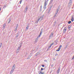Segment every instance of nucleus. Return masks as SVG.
I'll return each instance as SVG.
<instances>
[{"label":"nucleus","instance_id":"obj_16","mask_svg":"<svg viewBox=\"0 0 74 74\" xmlns=\"http://www.w3.org/2000/svg\"><path fill=\"white\" fill-rule=\"evenodd\" d=\"M37 38H36L35 40V41L34 42L35 43H37Z\"/></svg>","mask_w":74,"mask_h":74},{"label":"nucleus","instance_id":"obj_37","mask_svg":"<svg viewBox=\"0 0 74 74\" xmlns=\"http://www.w3.org/2000/svg\"><path fill=\"white\" fill-rule=\"evenodd\" d=\"M44 62H47V60H44Z\"/></svg>","mask_w":74,"mask_h":74},{"label":"nucleus","instance_id":"obj_36","mask_svg":"<svg viewBox=\"0 0 74 74\" xmlns=\"http://www.w3.org/2000/svg\"><path fill=\"white\" fill-rule=\"evenodd\" d=\"M51 47V46H50L49 47V48H48L47 49H49Z\"/></svg>","mask_w":74,"mask_h":74},{"label":"nucleus","instance_id":"obj_15","mask_svg":"<svg viewBox=\"0 0 74 74\" xmlns=\"http://www.w3.org/2000/svg\"><path fill=\"white\" fill-rule=\"evenodd\" d=\"M60 48H58V49L56 50V51H58H58H60Z\"/></svg>","mask_w":74,"mask_h":74},{"label":"nucleus","instance_id":"obj_40","mask_svg":"<svg viewBox=\"0 0 74 74\" xmlns=\"http://www.w3.org/2000/svg\"><path fill=\"white\" fill-rule=\"evenodd\" d=\"M51 66H52V67L53 66V64H52L51 65Z\"/></svg>","mask_w":74,"mask_h":74},{"label":"nucleus","instance_id":"obj_26","mask_svg":"<svg viewBox=\"0 0 74 74\" xmlns=\"http://www.w3.org/2000/svg\"><path fill=\"white\" fill-rule=\"evenodd\" d=\"M19 36V34L17 33L16 36V37H18Z\"/></svg>","mask_w":74,"mask_h":74},{"label":"nucleus","instance_id":"obj_49","mask_svg":"<svg viewBox=\"0 0 74 74\" xmlns=\"http://www.w3.org/2000/svg\"><path fill=\"white\" fill-rule=\"evenodd\" d=\"M26 0V1H27V0Z\"/></svg>","mask_w":74,"mask_h":74},{"label":"nucleus","instance_id":"obj_17","mask_svg":"<svg viewBox=\"0 0 74 74\" xmlns=\"http://www.w3.org/2000/svg\"><path fill=\"white\" fill-rule=\"evenodd\" d=\"M27 7H26L25 10V12H26L27 11Z\"/></svg>","mask_w":74,"mask_h":74},{"label":"nucleus","instance_id":"obj_6","mask_svg":"<svg viewBox=\"0 0 74 74\" xmlns=\"http://www.w3.org/2000/svg\"><path fill=\"white\" fill-rule=\"evenodd\" d=\"M18 24L16 25V27L14 29V31L16 33V30H17V29H18Z\"/></svg>","mask_w":74,"mask_h":74},{"label":"nucleus","instance_id":"obj_39","mask_svg":"<svg viewBox=\"0 0 74 74\" xmlns=\"http://www.w3.org/2000/svg\"><path fill=\"white\" fill-rule=\"evenodd\" d=\"M30 59V58H29V57H28V58H27V59Z\"/></svg>","mask_w":74,"mask_h":74},{"label":"nucleus","instance_id":"obj_13","mask_svg":"<svg viewBox=\"0 0 74 74\" xmlns=\"http://www.w3.org/2000/svg\"><path fill=\"white\" fill-rule=\"evenodd\" d=\"M51 7H50L49 8V9H49L48 12V14H49V12H50V10H51Z\"/></svg>","mask_w":74,"mask_h":74},{"label":"nucleus","instance_id":"obj_45","mask_svg":"<svg viewBox=\"0 0 74 74\" xmlns=\"http://www.w3.org/2000/svg\"><path fill=\"white\" fill-rule=\"evenodd\" d=\"M70 1H72V0H70Z\"/></svg>","mask_w":74,"mask_h":74},{"label":"nucleus","instance_id":"obj_8","mask_svg":"<svg viewBox=\"0 0 74 74\" xmlns=\"http://www.w3.org/2000/svg\"><path fill=\"white\" fill-rule=\"evenodd\" d=\"M66 30H67V28L66 27H65L63 30V32L64 33L65 32H66Z\"/></svg>","mask_w":74,"mask_h":74},{"label":"nucleus","instance_id":"obj_19","mask_svg":"<svg viewBox=\"0 0 74 74\" xmlns=\"http://www.w3.org/2000/svg\"><path fill=\"white\" fill-rule=\"evenodd\" d=\"M71 5V3H69L68 4V7H70Z\"/></svg>","mask_w":74,"mask_h":74},{"label":"nucleus","instance_id":"obj_18","mask_svg":"<svg viewBox=\"0 0 74 74\" xmlns=\"http://www.w3.org/2000/svg\"><path fill=\"white\" fill-rule=\"evenodd\" d=\"M71 27L70 25L68 27V29L69 30H70V28H71Z\"/></svg>","mask_w":74,"mask_h":74},{"label":"nucleus","instance_id":"obj_7","mask_svg":"<svg viewBox=\"0 0 74 74\" xmlns=\"http://www.w3.org/2000/svg\"><path fill=\"white\" fill-rule=\"evenodd\" d=\"M60 67H59L58 68V70L57 72V74H59V72H60Z\"/></svg>","mask_w":74,"mask_h":74},{"label":"nucleus","instance_id":"obj_34","mask_svg":"<svg viewBox=\"0 0 74 74\" xmlns=\"http://www.w3.org/2000/svg\"><path fill=\"white\" fill-rule=\"evenodd\" d=\"M31 54H32V53H31L30 54V55H29V58H30V57H31V56H32V55L30 56V55H31Z\"/></svg>","mask_w":74,"mask_h":74},{"label":"nucleus","instance_id":"obj_24","mask_svg":"<svg viewBox=\"0 0 74 74\" xmlns=\"http://www.w3.org/2000/svg\"><path fill=\"white\" fill-rule=\"evenodd\" d=\"M52 1H53V0H51L50 3V4H52Z\"/></svg>","mask_w":74,"mask_h":74},{"label":"nucleus","instance_id":"obj_21","mask_svg":"<svg viewBox=\"0 0 74 74\" xmlns=\"http://www.w3.org/2000/svg\"><path fill=\"white\" fill-rule=\"evenodd\" d=\"M58 13H56L55 14L54 16V18H55V17L56 16L57 14Z\"/></svg>","mask_w":74,"mask_h":74},{"label":"nucleus","instance_id":"obj_30","mask_svg":"<svg viewBox=\"0 0 74 74\" xmlns=\"http://www.w3.org/2000/svg\"><path fill=\"white\" fill-rule=\"evenodd\" d=\"M1 45H2V43H1L0 44V48L1 47Z\"/></svg>","mask_w":74,"mask_h":74},{"label":"nucleus","instance_id":"obj_35","mask_svg":"<svg viewBox=\"0 0 74 74\" xmlns=\"http://www.w3.org/2000/svg\"><path fill=\"white\" fill-rule=\"evenodd\" d=\"M61 47H62V45H60L59 48H60Z\"/></svg>","mask_w":74,"mask_h":74},{"label":"nucleus","instance_id":"obj_47","mask_svg":"<svg viewBox=\"0 0 74 74\" xmlns=\"http://www.w3.org/2000/svg\"><path fill=\"white\" fill-rule=\"evenodd\" d=\"M58 54H57V56H58Z\"/></svg>","mask_w":74,"mask_h":74},{"label":"nucleus","instance_id":"obj_25","mask_svg":"<svg viewBox=\"0 0 74 74\" xmlns=\"http://www.w3.org/2000/svg\"><path fill=\"white\" fill-rule=\"evenodd\" d=\"M71 22V21H70L69 22H68V23H69V24H70Z\"/></svg>","mask_w":74,"mask_h":74},{"label":"nucleus","instance_id":"obj_9","mask_svg":"<svg viewBox=\"0 0 74 74\" xmlns=\"http://www.w3.org/2000/svg\"><path fill=\"white\" fill-rule=\"evenodd\" d=\"M60 9V7H59V6L58 8L56 10V12H57L56 13H57V14H58V11H59V9Z\"/></svg>","mask_w":74,"mask_h":74},{"label":"nucleus","instance_id":"obj_50","mask_svg":"<svg viewBox=\"0 0 74 74\" xmlns=\"http://www.w3.org/2000/svg\"><path fill=\"white\" fill-rule=\"evenodd\" d=\"M36 22H37V21H36Z\"/></svg>","mask_w":74,"mask_h":74},{"label":"nucleus","instance_id":"obj_23","mask_svg":"<svg viewBox=\"0 0 74 74\" xmlns=\"http://www.w3.org/2000/svg\"><path fill=\"white\" fill-rule=\"evenodd\" d=\"M53 44H54V42H53L50 45V46H52V45H53Z\"/></svg>","mask_w":74,"mask_h":74},{"label":"nucleus","instance_id":"obj_11","mask_svg":"<svg viewBox=\"0 0 74 74\" xmlns=\"http://www.w3.org/2000/svg\"><path fill=\"white\" fill-rule=\"evenodd\" d=\"M74 17L73 16H72V19H71V21L72 22H73L74 21Z\"/></svg>","mask_w":74,"mask_h":74},{"label":"nucleus","instance_id":"obj_28","mask_svg":"<svg viewBox=\"0 0 74 74\" xmlns=\"http://www.w3.org/2000/svg\"><path fill=\"white\" fill-rule=\"evenodd\" d=\"M69 3H72V1H69Z\"/></svg>","mask_w":74,"mask_h":74},{"label":"nucleus","instance_id":"obj_31","mask_svg":"<svg viewBox=\"0 0 74 74\" xmlns=\"http://www.w3.org/2000/svg\"><path fill=\"white\" fill-rule=\"evenodd\" d=\"M22 0H21V1H20V4H21V3H22Z\"/></svg>","mask_w":74,"mask_h":74},{"label":"nucleus","instance_id":"obj_44","mask_svg":"<svg viewBox=\"0 0 74 74\" xmlns=\"http://www.w3.org/2000/svg\"><path fill=\"white\" fill-rule=\"evenodd\" d=\"M53 59H53L54 60H55V58H53Z\"/></svg>","mask_w":74,"mask_h":74},{"label":"nucleus","instance_id":"obj_1","mask_svg":"<svg viewBox=\"0 0 74 74\" xmlns=\"http://www.w3.org/2000/svg\"><path fill=\"white\" fill-rule=\"evenodd\" d=\"M15 64H14L13 67H12V70L10 71V74H12L14 71V70H15Z\"/></svg>","mask_w":74,"mask_h":74},{"label":"nucleus","instance_id":"obj_43","mask_svg":"<svg viewBox=\"0 0 74 74\" xmlns=\"http://www.w3.org/2000/svg\"><path fill=\"white\" fill-rule=\"evenodd\" d=\"M1 8H0V11H1Z\"/></svg>","mask_w":74,"mask_h":74},{"label":"nucleus","instance_id":"obj_20","mask_svg":"<svg viewBox=\"0 0 74 74\" xmlns=\"http://www.w3.org/2000/svg\"><path fill=\"white\" fill-rule=\"evenodd\" d=\"M43 16H44V15H43V16H41L40 18V20H42V19L43 18Z\"/></svg>","mask_w":74,"mask_h":74},{"label":"nucleus","instance_id":"obj_38","mask_svg":"<svg viewBox=\"0 0 74 74\" xmlns=\"http://www.w3.org/2000/svg\"><path fill=\"white\" fill-rule=\"evenodd\" d=\"M40 18L38 19V21H40Z\"/></svg>","mask_w":74,"mask_h":74},{"label":"nucleus","instance_id":"obj_4","mask_svg":"<svg viewBox=\"0 0 74 74\" xmlns=\"http://www.w3.org/2000/svg\"><path fill=\"white\" fill-rule=\"evenodd\" d=\"M44 70V69H43L42 68H41L40 71L39 72V74H44V73H45V72H44L42 71V70Z\"/></svg>","mask_w":74,"mask_h":74},{"label":"nucleus","instance_id":"obj_12","mask_svg":"<svg viewBox=\"0 0 74 74\" xmlns=\"http://www.w3.org/2000/svg\"><path fill=\"white\" fill-rule=\"evenodd\" d=\"M6 25V24H4L3 25V29H5V26Z\"/></svg>","mask_w":74,"mask_h":74},{"label":"nucleus","instance_id":"obj_29","mask_svg":"<svg viewBox=\"0 0 74 74\" xmlns=\"http://www.w3.org/2000/svg\"><path fill=\"white\" fill-rule=\"evenodd\" d=\"M26 28L27 29H28V28H29V25H27V26L26 27Z\"/></svg>","mask_w":74,"mask_h":74},{"label":"nucleus","instance_id":"obj_2","mask_svg":"<svg viewBox=\"0 0 74 74\" xmlns=\"http://www.w3.org/2000/svg\"><path fill=\"white\" fill-rule=\"evenodd\" d=\"M48 0H45L44 3V9H45L46 8V5L47 4V3H48Z\"/></svg>","mask_w":74,"mask_h":74},{"label":"nucleus","instance_id":"obj_48","mask_svg":"<svg viewBox=\"0 0 74 74\" xmlns=\"http://www.w3.org/2000/svg\"><path fill=\"white\" fill-rule=\"evenodd\" d=\"M55 56H56V55H55Z\"/></svg>","mask_w":74,"mask_h":74},{"label":"nucleus","instance_id":"obj_10","mask_svg":"<svg viewBox=\"0 0 74 74\" xmlns=\"http://www.w3.org/2000/svg\"><path fill=\"white\" fill-rule=\"evenodd\" d=\"M53 33H52L51 34V36H50V38L51 37V38H52V37L53 36Z\"/></svg>","mask_w":74,"mask_h":74},{"label":"nucleus","instance_id":"obj_32","mask_svg":"<svg viewBox=\"0 0 74 74\" xmlns=\"http://www.w3.org/2000/svg\"><path fill=\"white\" fill-rule=\"evenodd\" d=\"M40 10H41L42 9V6H40Z\"/></svg>","mask_w":74,"mask_h":74},{"label":"nucleus","instance_id":"obj_33","mask_svg":"<svg viewBox=\"0 0 74 74\" xmlns=\"http://www.w3.org/2000/svg\"><path fill=\"white\" fill-rule=\"evenodd\" d=\"M42 67H44L45 66L44 65L42 64Z\"/></svg>","mask_w":74,"mask_h":74},{"label":"nucleus","instance_id":"obj_46","mask_svg":"<svg viewBox=\"0 0 74 74\" xmlns=\"http://www.w3.org/2000/svg\"><path fill=\"white\" fill-rule=\"evenodd\" d=\"M5 6L4 7V8H5Z\"/></svg>","mask_w":74,"mask_h":74},{"label":"nucleus","instance_id":"obj_3","mask_svg":"<svg viewBox=\"0 0 74 74\" xmlns=\"http://www.w3.org/2000/svg\"><path fill=\"white\" fill-rule=\"evenodd\" d=\"M21 47H22V45L21 44L18 47V48L17 49V51L16 52V53H18L19 52V50L21 49Z\"/></svg>","mask_w":74,"mask_h":74},{"label":"nucleus","instance_id":"obj_22","mask_svg":"<svg viewBox=\"0 0 74 74\" xmlns=\"http://www.w3.org/2000/svg\"><path fill=\"white\" fill-rule=\"evenodd\" d=\"M10 22H11V19L9 18L8 23H10Z\"/></svg>","mask_w":74,"mask_h":74},{"label":"nucleus","instance_id":"obj_42","mask_svg":"<svg viewBox=\"0 0 74 74\" xmlns=\"http://www.w3.org/2000/svg\"><path fill=\"white\" fill-rule=\"evenodd\" d=\"M67 46H68V45H66V47H67Z\"/></svg>","mask_w":74,"mask_h":74},{"label":"nucleus","instance_id":"obj_14","mask_svg":"<svg viewBox=\"0 0 74 74\" xmlns=\"http://www.w3.org/2000/svg\"><path fill=\"white\" fill-rule=\"evenodd\" d=\"M54 26H55L56 25V21H55L54 22Z\"/></svg>","mask_w":74,"mask_h":74},{"label":"nucleus","instance_id":"obj_41","mask_svg":"<svg viewBox=\"0 0 74 74\" xmlns=\"http://www.w3.org/2000/svg\"><path fill=\"white\" fill-rule=\"evenodd\" d=\"M37 53H36V56H37Z\"/></svg>","mask_w":74,"mask_h":74},{"label":"nucleus","instance_id":"obj_27","mask_svg":"<svg viewBox=\"0 0 74 74\" xmlns=\"http://www.w3.org/2000/svg\"><path fill=\"white\" fill-rule=\"evenodd\" d=\"M55 43H56V44H57V42H58V41H57V40H56L55 41Z\"/></svg>","mask_w":74,"mask_h":74},{"label":"nucleus","instance_id":"obj_5","mask_svg":"<svg viewBox=\"0 0 74 74\" xmlns=\"http://www.w3.org/2000/svg\"><path fill=\"white\" fill-rule=\"evenodd\" d=\"M42 31H43V29L42 28L41 29V30L39 34V35L38 37H40V36H41V34H42Z\"/></svg>","mask_w":74,"mask_h":74}]
</instances>
